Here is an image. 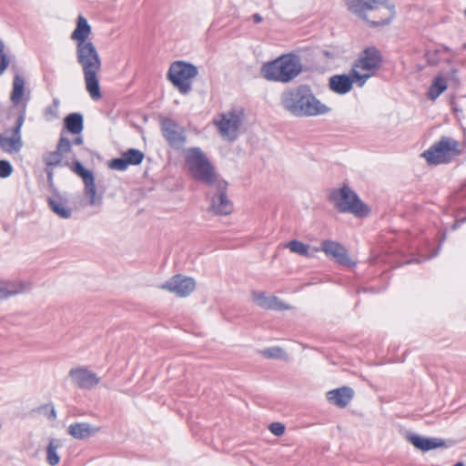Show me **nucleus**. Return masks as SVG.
I'll return each mask as SVG.
<instances>
[{"label":"nucleus","mask_w":466,"mask_h":466,"mask_svg":"<svg viewBox=\"0 0 466 466\" xmlns=\"http://www.w3.org/2000/svg\"><path fill=\"white\" fill-rule=\"evenodd\" d=\"M91 32L87 20L79 15L70 39L76 42V58L83 72L86 89L93 100H98L102 97L98 78L102 60L94 43L89 39Z\"/></svg>","instance_id":"f257e3e1"},{"label":"nucleus","mask_w":466,"mask_h":466,"mask_svg":"<svg viewBox=\"0 0 466 466\" xmlns=\"http://www.w3.org/2000/svg\"><path fill=\"white\" fill-rule=\"evenodd\" d=\"M282 108L296 117H311L329 113L330 107L322 103L307 84L285 89L280 95Z\"/></svg>","instance_id":"f03ea898"},{"label":"nucleus","mask_w":466,"mask_h":466,"mask_svg":"<svg viewBox=\"0 0 466 466\" xmlns=\"http://www.w3.org/2000/svg\"><path fill=\"white\" fill-rule=\"evenodd\" d=\"M348 10L373 26L388 25L395 15L388 0H344Z\"/></svg>","instance_id":"7ed1b4c3"},{"label":"nucleus","mask_w":466,"mask_h":466,"mask_svg":"<svg viewBox=\"0 0 466 466\" xmlns=\"http://www.w3.org/2000/svg\"><path fill=\"white\" fill-rule=\"evenodd\" d=\"M302 71L300 58L293 54L282 55L261 66V75L268 81L289 83Z\"/></svg>","instance_id":"20e7f679"},{"label":"nucleus","mask_w":466,"mask_h":466,"mask_svg":"<svg viewBox=\"0 0 466 466\" xmlns=\"http://www.w3.org/2000/svg\"><path fill=\"white\" fill-rule=\"evenodd\" d=\"M56 149L65 160L69 159V162H71V160L76 157V155L73 153L71 141L63 135H61L58 140ZM70 167L74 173L83 179L85 185V195L89 199V205L93 207L101 206L102 197L97 196L96 194V187L93 173L90 170L86 169L78 160L70 163Z\"/></svg>","instance_id":"39448f33"},{"label":"nucleus","mask_w":466,"mask_h":466,"mask_svg":"<svg viewBox=\"0 0 466 466\" xmlns=\"http://www.w3.org/2000/svg\"><path fill=\"white\" fill-rule=\"evenodd\" d=\"M329 200L341 213H350L360 218L366 217L370 213L369 207L348 185H343L340 188H333L329 193Z\"/></svg>","instance_id":"423d86ee"},{"label":"nucleus","mask_w":466,"mask_h":466,"mask_svg":"<svg viewBox=\"0 0 466 466\" xmlns=\"http://www.w3.org/2000/svg\"><path fill=\"white\" fill-rule=\"evenodd\" d=\"M186 164L195 179L208 186H212L222 179L218 177L214 167L199 147L187 149Z\"/></svg>","instance_id":"0eeeda50"},{"label":"nucleus","mask_w":466,"mask_h":466,"mask_svg":"<svg viewBox=\"0 0 466 466\" xmlns=\"http://www.w3.org/2000/svg\"><path fill=\"white\" fill-rule=\"evenodd\" d=\"M461 154V150L458 141L449 137H442L421 156L429 164L440 165L450 163Z\"/></svg>","instance_id":"6e6552de"},{"label":"nucleus","mask_w":466,"mask_h":466,"mask_svg":"<svg viewBox=\"0 0 466 466\" xmlns=\"http://www.w3.org/2000/svg\"><path fill=\"white\" fill-rule=\"evenodd\" d=\"M198 73L196 66L184 61H176L168 69L167 78L182 95H187L192 90L191 82Z\"/></svg>","instance_id":"1a4fd4ad"},{"label":"nucleus","mask_w":466,"mask_h":466,"mask_svg":"<svg viewBox=\"0 0 466 466\" xmlns=\"http://www.w3.org/2000/svg\"><path fill=\"white\" fill-rule=\"evenodd\" d=\"M371 74H360L356 68L350 70V75H334L329 79V88L338 95H345L352 89L353 83L363 86Z\"/></svg>","instance_id":"9d476101"},{"label":"nucleus","mask_w":466,"mask_h":466,"mask_svg":"<svg viewBox=\"0 0 466 466\" xmlns=\"http://www.w3.org/2000/svg\"><path fill=\"white\" fill-rule=\"evenodd\" d=\"M26 114V102L20 108L15 126L10 130L11 136L0 134V148L8 154L18 153L23 147L21 129Z\"/></svg>","instance_id":"9b49d317"},{"label":"nucleus","mask_w":466,"mask_h":466,"mask_svg":"<svg viewBox=\"0 0 466 466\" xmlns=\"http://www.w3.org/2000/svg\"><path fill=\"white\" fill-rule=\"evenodd\" d=\"M213 186L216 187V193L212 195L210 191L208 192V197L210 199L209 209L216 215H229L233 211V204L227 195L228 182L221 179Z\"/></svg>","instance_id":"f8f14e48"},{"label":"nucleus","mask_w":466,"mask_h":466,"mask_svg":"<svg viewBox=\"0 0 466 466\" xmlns=\"http://www.w3.org/2000/svg\"><path fill=\"white\" fill-rule=\"evenodd\" d=\"M242 121L243 112L231 110L222 114L220 119L215 121V125L223 137L234 141L238 136V129L242 125Z\"/></svg>","instance_id":"ddd939ff"},{"label":"nucleus","mask_w":466,"mask_h":466,"mask_svg":"<svg viewBox=\"0 0 466 466\" xmlns=\"http://www.w3.org/2000/svg\"><path fill=\"white\" fill-rule=\"evenodd\" d=\"M160 126L162 135L170 147L174 148L183 147L187 139L183 127L168 117L162 118Z\"/></svg>","instance_id":"4468645a"},{"label":"nucleus","mask_w":466,"mask_h":466,"mask_svg":"<svg viewBox=\"0 0 466 466\" xmlns=\"http://www.w3.org/2000/svg\"><path fill=\"white\" fill-rule=\"evenodd\" d=\"M195 288L196 282L194 279L180 274L173 276L170 279L160 285V289L180 298L190 295Z\"/></svg>","instance_id":"2eb2a0df"},{"label":"nucleus","mask_w":466,"mask_h":466,"mask_svg":"<svg viewBox=\"0 0 466 466\" xmlns=\"http://www.w3.org/2000/svg\"><path fill=\"white\" fill-rule=\"evenodd\" d=\"M380 52L376 47L371 46L362 51L352 68H356L358 71L359 69L368 71L372 75L373 71L380 66Z\"/></svg>","instance_id":"dca6fc26"},{"label":"nucleus","mask_w":466,"mask_h":466,"mask_svg":"<svg viewBox=\"0 0 466 466\" xmlns=\"http://www.w3.org/2000/svg\"><path fill=\"white\" fill-rule=\"evenodd\" d=\"M72 382L83 390H90L99 383V378L86 367H77L69 370Z\"/></svg>","instance_id":"f3484780"},{"label":"nucleus","mask_w":466,"mask_h":466,"mask_svg":"<svg viewBox=\"0 0 466 466\" xmlns=\"http://www.w3.org/2000/svg\"><path fill=\"white\" fill-rule=\"evenodd\" d=\"M316 251H323L325 255L337 261L341 265H350L351 261L348 256L347 249L339 242L333 240H323L321 242V247L319 248H316Z\"/></svg>","instance_id":"a211bd4d"},{"label":"nucleus","mask_w":466,"mask_h":466,"mask_svg":"<svg viewBox=\"0 0 466 466\" xmlns=\"http://www.w3.org/2000/svg\"><path fill=\"white\" fill-rule=\"evenodd\" d=\"M251 298L254 303L264 309L283 310L290 308L285 305L279 298L267 296L265 292L252 291Z\"/></svg>","instance_id":"6ab92c4d"},{"label":"nucleus","mask_w":466,"mask_h":466,"mask_svg":"<svg viewBox=\"0 0 466 466\" xmlns=\"http://www.w3.org/2000/svg\"><path fill=\"white\" fill-rule=\"evenodd\" d=\"M407 440L422 451L446 447L445 441L440 438H425L417 434H410L407 436Z\"/></svg>","instance_id":"aec40b11"},{"label":"nucleus","mask_w":466,"mask_h":466,"mask_svg":"<svg viewBox=\"0 0 466 466\" xmlns=\"http://www.w3.org/2000/svg\"><path fill=\"white\" fill-rule=\"evenodd\" d=\"M353 396L354 390L346 386L327 392V400L339 408H345L351 401Z\"/></svg>","instance_id":"412c9836"},{"label":"nucleus","mask_w":466,"mask_h":466,"mask_svg":"<svg viewBox=\"0 0 466 466\" xmlns=\"http://www.w3.org/2000/svg\"><path fill=\"white\" fill-rule=\"evenodd\" d=\"M30 289L31 285L29 283L0 281V299L28 291Z\"/></svg>","instance_id":"4be33fe9"},{"label":"nucleus","mask_w":466,"mask_h":466,"mask_svg":"<svg viewBox=\"0 0 466 466\" xmlns=\"http://www.w3.org/2000/svg\"><path fill=\"white\" fill-rule=\"evenodd\" d=\"M97 431V428L92 426L87 422L73 423L67 428L68 434L77 440L87 439L93 436Z\"/></svg>","instance_id":"5701e85b"},{"label":"nucleus","mask_w":466,"mask_h":466,"mask_svg":"<svg viewBox=\"0 0 466 466\" xmlns=\"http://www.w3.org/2000/svg\"><path fill=\"white\" fill-rule=\"evenodd\" d=\"M47 202L50 209L61 218L67 219L71 218L72 208L60 196H57L56 198H48Z\"/></svg>","instance_id":"b1692460"},{"label":"nucleus","mask_w":466,"mask_h":466,"mask_svg":"<svg viewBox=\"0 0 466 466\" xmlns=\"http://www.w3.org/2000/svg\"><path fill=\"white\" fill-rule=\"evenodd\" d=\"M25 80L20 75H15L13 79V89L10 99L15 106L21 104L23 96H25Z\"/></svg>","instance_id":"393cba45"},{"label":"nucleus","mask_w":466,"mask_h":466,"mask_svg":"<svg viewBox=\"0 0 466 466\" xmlns=\"http://www.w3.org/2000/svg\"><path fill=\"white\" fill-rule=\"evenodd\" d=\"M65 127L73 135H79L84 129L83 116L80 113H71L65 117Z\"/></svg>","instance_id":"a878e982"},{"label":"nucleus","mask_w":466,"mask_h":466,"mask_svg":"<svg viewBox=\"0 0 466 466\" xmlns=\"http://www.w3.org/2000/svg\"><path fill=\"white\" fill-rule=\"evenodd\" d=\"M43 161L47 167L55 168L58 166L70 167L69 159L65 160L56 148L55 151L46 153L43 156Z\"/></svg>","instance_id":"bb28decb"},{"label":"nucleus","mask_w":466,"mask_h":466,"mask_svg":"<svg viewBox=\"0 0 466 466\" xmlns=\"http://www.w3.org/2000/svg\"><path fill=\"white\" fill-rule=\"evenodd\" d=\"M447 89V82L443 76H438L434 78L428 91V97L431 100L437 99L441 93Z\"/></svg>","instance_id":"cd10ccee"},{"label":"nucleus","mask_w":466,"mask_h":466,"mask_svg":"<svg viewBox=\"0 0 466 466\" xmlns=\"http://www.w3.org/2000/svg\"><path fill=\"white\" fill-rule=\"evenodd\" d=\"M60 443L57 440H50L46 448V461L50 466H56L60 461V457L57 453V450Z\"/></svg>","instance_id":"c85d7f7f"},{"label":"nucleus","mask_w":466,"mask_h":466,"mask_svg":"<svg viewBox=\"0 0 466 466\" xmlns=\"http://www.w3.org/2000/svg\"><path fill=\"white\" fill-rule=\"evenodd\" d=\"M128 166H137L144 160V153L136 148H129L122 153Z\"/></svg>","instance_id":"c756f323"},{"label":"nucleus","mask_w":466,"mask_h":466,"mask_svg":"<svg viewBox=\"0 0 466 466\" xmlns=\"http://www.w3.org/2000/svg\"><path fill=\"white\" fill-rule=\"evenodd\" d=\"M262 355L267 359L286 360L287 353L280 347H270L261 351Z\"/></svg>","instance_id":"7c9ffc66"},{"label":"nucleus","mask_w":466,"mask_h":466,"mask_svg":"<svg viewBox=\"0 0 466 466\" xmlns=\"http://www.w3.org/2000/svg\"><path fill=\"white\" fill-rule=\"evenodd\" d=\"M286 248H288L293 253L301 256H309V246L299 240L289 241L286 244Z\"/></svg>","instance_id":"2f4dec72"},{"label":"nucleus","mask_w":466,"mask_h":466,"mask_svg":"<svg viewBox=\"0 0 466 466\" xmlns=\"http://www.w3.org/2000/svg\"><path fill=\"white\" fill-rule=\"evenodd\" d=\"M129 166L127 165L123 155L121 157L114 158L109 163V167L114 170L125 171Z\"/></svg>","instance_id":"473e14b6"},{"label":"nucleus","mask_w":466,"mask_h":466,"mask_svg":"<svg viewBox=\"0 0 466 466\" xmlns=\"http://www.w3.org/2000/svg\"><path fill=\"white\" fill-rule=\"evenodd\" d=\"M12 172V165L7 160H0V177H8Z\"/></svg>","instance_id":"72a5a7b5"},{"label":"nucleus","mask_w":466,"mask_h":466,"mask_svg":"<svg viewBox=\"0 0 466 466\" xmlns=\"http://www.w3.org/2000/svg\"><path fill=\"white\" fill-rule=\"evenodd\" d=\"M268 429L275 436H281L285 431V426L281 422H272L269 424Z\"/></svg>","instance_id":"f704fd0d"},{"label":"nucleus","mask_w":466,"mask_h":466,"mask_svg":"<svg viewBox=\"0 0 466 466\" xmlns=\"http://www.w3.org/2000/svg\"><path fill=\"white\" fill-rule=\"evenodd\" d=\"M10 59L5 50L0 53V76H2L9 66Z\"/></svg>","instance_id":"c9c22d12"},{"label":"nucleus","mask_w":466,"mask_h":466,"mask_svg":"<svg viewBox=\"0 0 466 466\" xmlns=\"http://www.w3.org/2000/svg\"><path fill=\"white\" fill-rule=\"evenodd\" d=\"M54 169L55 168H52V167H45V171H46V176H47V182H48L50 187H52L53 184H54V180H53Z\"/></svg>","instance_id":"e433bc0d"},{"label":"nucleus","mask_w":466,"mask_h":466,"mask_svg":"<svg viewBox=\"0 0 466 466\" xmlns=\"http://www.w3.org/2000/svg\"><path fill=\"white\" fill-rule=\"evenodd\" d=\"M440 249H441V245L439 246V248L431 256H429V257H421L420 258H416L414 260L409 261L408 263L412 262V261L417 262V263H420V262H422V261H426V260L430 259L431 258L436 257L439 254Z\"/></svg>","instance_id":"4c0bfd02"},{"label":"nucleus","mask_w":466,"mask_h":466,"mask_svg":"<svg viewBox=\"0 0 466 466\" xmlns=\"http://www.w3.org/2000/svg\"><path fill=\"white\" fill-rule=\"evenodd\" d=\"M426 56L430 65H436L438 63V60L434 57L433 54L427 53Z\"/></svg>","instance_id":"58836bf2"},{"label":"nucleus","mask_w":466,"mask_h":466,"mask_svg":"<svg viewBox=\"0 0 466 466\" xmlns=\"http://www.w3.org/2000/svg\"><path fill=\"white\" fill-rule=\"evenodd\" d=\"M71 143H72V146L73 145L80 146V145L83 144V137H76Z\"/></svg>","instance_id":"ea45409f"},{"label":"nucleus","mask_w":466,"mask_h":466,"mask_svg":"<svg viewBox=\"0 0 466 466\" xmlns=\"http://www.w3.org/2000/svg\"><path fill=\"white\" fill-rule=\"evenodd\" d=\"M252 18H253L254 23H256V24H258L262 21V16L259 14H254L252 15Z\"/></svg>","instance_id":"a19ab883"},{"label":"nucleus","mask_w":466,"mask_h":466,"mask_svg":"<svg viewBox=\"0 0 466 466\" xmlns=\"http://www.w3.org/2000/svg\"><path fill=\"white\" fill-rule=\"evenodd\" d=\"M5 49V45L2 39H0V53Z\"/></svg>","instance_id":"79ce46f5"},{"label":"nucleus","mask_w":466,"mask_h":466,"mask_svg":"<svg viewBox=\"0 0 466 466\" xmlns=\"http://www.w3.org/2000/svg\"><path fill=\"white\" fill-rule=\"evenodd\" d=\"M324 56L329 57V58H333L334 56L329 52V51H324L323 52Z\"/></svg>","instance_id":"37998d69"},{"label":"nucleus","mask_w":466,"mask_h":466,"mask_svg":"<svg viewBox=\"0 0 466 466\" xmlns=\"http://www.w3.org/2000/svg\"><path fill=\"white\" fill-rule=\"evenodd\" d=\"M50 417H52L53 419L56 418V412L54 407L51 410Z\"/></svg>","instance_id":"c03bdc74"},{"label":"nucleus","mask_w":466,"mask_h":466,"mask_svg":"<svg viewBox=\"0 0 466 466\" xmlns=\"http://www.w3.org/2000/svg\"><path fill=\"white\" fill-rule=\"evenodd\" d=\"M453 466H464V464L462 462H457L456 464H454Z\"/></svg>","instance_id":"a18cd8bd"}]
</instances>
